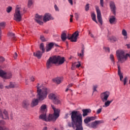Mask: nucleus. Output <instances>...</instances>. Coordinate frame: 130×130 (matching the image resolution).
Here are the masks:
<instances>
[{
	"label": "nucleus",
	"instance_id": "nucleus-63",
	"mask_svg": "<svg viewBox=\"0 0 130 130\" xmlns=\"http://www.w3.org/2000/svg\"><path fill=\"white\" fill-rule=\"evenodd\" d=\"M70 17H71V18H73V17H74V16L73 15H70Z\"/></svg>",
	"mask_w": 130,
	"mask_h": 130
},
{
	"label": "nucleus",
	"instance_id": "nucleus-62",
	"mask_svg": "<svg viewBox=\"0 0 130 130\" xmlns=\"http://www.w3.org/2000/svg\"><path fill=\"white\" fill-rule=\"evenodd\" d=\"M72 70H74V64L72 65V67L71 68Z\"/></svg>",
	"mask_w": 130,
	"mask_h": 130
},
{
	"label": "nucleus",
	"instance_id": "nucleus-5",
	"mask_svg": "<svg viewBox=\"0 0 130 130\" xmlns=\"http://www.w3.org/2000/svg\"><path fill=\"white\" fill-rule=\"evenodd\" d=\"M78 36L79 31L78 30L73 33L70 38L67 36V33H66V32L63 31L61 35V39L62 41H66L68 38L69 40L71 41V42H77V40L78 39Z\"/></svg>",
	"mask_w": 130,
	"mask_h": 130
},
{
	"label": "nucleus",
	"instance_id": "nucleus-14",
	"mask_svg": "<svg viewBox=\"0 0 130 130\" xmlns=\"http://www.w3.org/2000/svg\"><path fill=\"white\" fill-rule=\"evenodd\" d=\"M96 118V116L87 117L84 120V122L86 124H89V122H90V121L95 120Z\"/></svg>",
	"mask_w": 130,
	"mask_h": 130
},
{
	"label": "nucleus",
	"instance_id": "nucleus-28",
	"mask_svg": "<svg viewBox=\"0 0 130 130\" xmlns=\"http://www.w3.org/2000/svg\"><path fill=\"white\" fill-rule=\"evenodd\" d=\"M82 111L83 112V116L85 117V116H87V115H88V114L91 112V109H84V110H82Z\"/></svg>",
	"mask_w": 130,
	"mask_h": 130
},
{
	"label": "nucleus",
	"instance_id": "nucleus-53",
	"mask_svg": "<svg viewBox=\"0 0 130 130\" xmlns=\"http://www.w3.org/2000/svg\"><path fill=\"white\" fill-rule=\"evenodd\" d=\"M69 116H70L69 114H66L65 115L64 118H69Z\"/></svg>",
	"mask_w": 130,
	"mask_h": 130
},
{
	"label": "nucleus",
	"instance_id": "nucleus-59",
	"mask_svg": "<svg viewBox=\"0 0 130 130\" xmlns=\"http://www.w3.org/2000/svg\"><path fill=\"white\" fill-rule=\"evenodd\" d=\"M45 33L46 34H48V33H49L48 30H46V31H45Z\"/></svg>",
	"mask_w": 130,
	"mask_h": 130
},
{
	"label": "nucleus",
	"instance_id": "nucleus-36",
	"mask_svg": "<svg viewBox=\"0 0 130 130\" xmlns=\"http://www.w3.org/2000/svg\"><path fill=\"white\" fill-rule=\"evenodd\" d=\"M53 103H54V104H59L60 103V101H59V100H58V98H57L53 101Z\"/></svg>",
	"mask_w": 130,
	"mask_h": 130
},
{
	"label": "nucleus",
	"instance_id": "nucleus-57",
	"mask_svg": "<svg viewBox=\"0 0 130 130\" xmlns=\"http://www.w3.org/2000/svg\"><path fill=\"white\" fill-rule=\"evenodd\" d=\"M10 119L13 120V114H10Z\"/></svg>",
	"mask_w": 130,
	"mask_h": 130
},
{
	"label": "nucleus",
	"instance_id": "nucleus-37",
	"mask_svg": "<svg viewBox=\"0 0 130 130\" xmlns=\"http://www.w3.org/2000/svg\"><path fill=\"white\" fill-rule=\"evenodd\" d=\"M12 10H13V8L11 6H9L6 9V12L7 13H10V12H12Z\"/></svg>",
	"mask_w": 130,
	"mask_h": 130
},
{
	"label": "nucleus",
	"instance_id": "nucleus-11",
	"mask_svg": "<svg viewBox=\"0 0 130 130\" xmlns=\"http://www.w3.org/2000/svg\"><path fill=\"white\" fill-rule=\"evenodd\" d=\"M95 10L96 11L97 19L98 21L100 24H101V25H102V16L101 15V11H100V9H99V7L98 6L95 7Z\"/></svg>",
	"mask_w": 130,
	"mask_h": 130
},
{
	"label": "nucleus",
	"instance_id": "nucleus-3",
	"mask_svg": "<svg viewBox=\"0 0 130 130\" xmlns=\"http://www.w3.org/2000/svg\"><path fill=\"white\" fill-rule=\"evenodd\" d=\"M51 107L54 110L53 115L50 114L47 118L46 117V113H40L39 119H42L44 121H55L59 117L60 110L58 109H56L53 105H51Z\"/></svg>",
	"mask_w": 130,
	"mask_h": 130
},
{
	"label": "nucleus",
	"instance_id": "nucleus-9",
	"mask_svg": "<svg viewBox=\"0 0 130 130\" xmlns=\"http://www.w3.org/2000/svg\"><path fill=\"white\" fill-rule=\"evenodd\" d=\"M0 117L2 119H5L9 120L10 119V117L9 116V112L6 110H4L3 111L0 109Z\"/></svg>",
	"mask_w": 130,
	"mask_h": 130
},
{
	"label": "nucleus",
	"instance_id": "nucleus-40",
	"mask_svg": "<svg viewBox=\"0 0 130 130\" xmlns=\"http://www.w3.org/2000/svg\"><path fill=\"white\" fill-rule=\"evenodd\" d=\"M8 36H10V37H12V38H15L16 37L15 36V34H13V32H9L8 34Z\"/></svg>",
	"mask_w": 130,
	"mask_h": 130
},
{
	"label": "nucleus",
	"instance_id": "nucleus-15",
	"mask_svg": "<svg viewBox=\"0 0 130 130\" xmlns=\"http://www.w3.org/2000/svg\"><path fill=\"white\" fill-rule=\"evenodd\" d=\"M112 101H113V100L109 101V100H107V101H106L105 102H103L104 103V104L103 106V107H104V108H107V107H109V106H110V104H111V103H112Z\"/></svg>",
	"mask_w": 130,
	"mask_h": 130
},
{
	"label": "nucleus",
	"instance_id": "nucleus-21",
	"mask_svg": "<svg viewBox=\"0 0 130 130\" xmlns=\"http://www.w3.org/2000/svg\"><path fill=\"white\" fill-rule=\"evenodd\" d=\"M16 87H18V85H17V84L15 82L10 83L9 86H6L5 88L6 89H10V88H16Z\"/></svg>",
	"mask_w": 130,
	"mask_h": 130
},
{
	"label": "nucleus",
	"instance_id": "nucleus-39",
	"mask_svg": "<svg viewBox=\"0 0 130 130\" xmlns=\"http://www.w3.org/2000/svg\"><path fill=\"white\" fill-rule=\"evenodd\" d=\"M109 39L111 41H117V39L115 37H111Z\"/></svg>",
	"mask_w": 130,
	"mask_h": 130
},
{
	"label": "nucleus",
	"instance_id": "nucleus-17",
	"mask_svg": "<svg viewBox=\"0 0 130 130\" xmlns=\"http://www.w3.org/2000/svg\"><path fill=\"white\" fill-rule=\"evenodd\" d=\"M5 124L4 120H0V130H10V129L6 126H2Z\"/></svg>",
	"mask_w": 130,
	"mask_h": 130
},
{
	"label": "nucleus",
	"instance_id": "nucleus-13",
	"mask_svg": "<svg viewBox=\"0 0 130 130\" xmlns=\"http://www.w3.org/2000/svg\"><path fill=\"white\" fill-rule=\"evenodd\" d=\"M109 6L111 12H112L114 15H115L116 13V6H115V3H114L113 1H111L110 2Z\"/></svg>",
	"mask_w": 130,
	"mask_h": 130
},
{
	"label": "nucleus",
	"instance_id": "nucleus-26",
	"mask_svg": "<svg viewBox=\"0 0 130 130\" xmlns=\"http://www.w3.org/2000/svg\"><path fill=\"white\" fill-rule=\"evenodd\" d=\"M52 64H53V63L52 62L50 59L49 58L46 63L47 69H50V68H51V67H52Z\"/></svg>",
	"mask_w": 130,
	"mask_h": 130
},
{
	"label": "nucleus",
	"instance_id": "nucleus-54",
	"mask_svg": "<svg viewBox=\"0 0 130 130\" xmlns=\"http://www.w3.org/2000/svg\"><path fill=\"white\" fill-rule=\"evenodd\" d=\"M106 51L107 52H109V51H110V50L109 49V48H106Z\"/></svg>",
	"mask_w": 130,
	"mask_h": 130
},
{
	"label": "nucleus",
	"instance_id": "nucleus-61",
	"mask_svg": "<svg viewBox=\"0 0 130 130\" xmlns=\"http://www.w3.org/2000/svg\"><path fill=\"white\" fill-rule=\"evenodd\" d=\"M70 22H73V18H70Z\"/></svg>",
	"mask_w": 130,
	"mask_h": 130
},
{
	"label": "nucleus",
	"instance_id": "nucleus-58",
	"mask_svg": "<svg viewBox=\"0 0 130 130\" xmlns=\"http://www.w3.org/2000/svg\"><path fill=\"white\" fill-rule=\"evenodd\" d=\"M72 86H73V84H69V85L68 86V88H71V87H72Z\"/></svg>",
	"mask_w": 130,
	"mask_h": 130
},
{
	"label": "nucleus",
	"instance_id": "nucleus-32",
	"mask_svg": "<svg viewBox=\"0 0 130 130\" xmlns=\"http://www.w3.org/2000/svg\"><path fill=\"white\" fill-rule=\"evenodd\" d=\"M91 18L92 20L94 21L96 24H98V22L97 21V20H96V14L94 13H92L91 14Z\"/></svg>",
	"mask_w": 130,
	"mask_h": 130
},
{
	"label": "nucleus",
	"instance_id": "nucleus-6",
	"mask_svg": "<svg viewBox=\"0 0 130 130\" xmlns=\"http://www.w3.org/2000/svg\"><path fill=\"white\" fill-rule=\"evenodd\" d=\"M23 15H24V13H23V9L21 7H17L14 14V20L16 21V22H21Z\"/></svg>",
	"mask_w": 130,
	"mask_h": 130
},
{
	"label": "nucleus",
	"instance_id": "nucleus-16",
	"mask_svg": "<svg viewBox=\"0 0 130 130\" xmlns=\"http://www.w3.org/2000/svg\"><path fill=\"white\" fill-rule=\"evenodd\" d=\"M43 53L41 51H38L36 52H34V56L37 57V58L40 59L41 58V56H42Z\"/></svg>",
	"mask_w": 130,
	"mask_h": 130
},
{
	"label": "nucleus",
	"instance_id": "nucleus-51",
	"mask_svg": "<svg viewBox=\"0 0 130 130\" xmlns=\"http://www.w3.org/2000/svg\"><path fill=\"white\" fill-rule=\"evenodd\" d=\"M0 61H5V58L0 57Z\"/></svg>",
	"mask_w": 130,
	"mask_h": 130
},
{
	"label": "nucleus",
	"instance_id": "nucleus-52",
	"mask_svg": "<svg viewBox=\"0 0 130 130\" xmlns=\"http://www.w3.org/2000/svg\"><path fill=\"white\" fill-rule=\"evenodd\" d=\"M68 2L71 5V6H73V0H68Z\"/></svg>",
	"mask_w": 130,
	"mask_h": 130
},
{
	"label": "nucleus",
	"instance_id": "nucleus-46",
	"mask_svg": "<svg viewBox=\"0 0 130 130\" xmlns=\"http://www.w3.org/2000/svg\"><path fill=\"white\" fill-rule=\"evenodd\" d=\"M75 17L76 18V20H79V14L78 13H75Z\"/></svg>",
	"mask_w": 130,
	"mask_h": 130
},
{
	"label": "nucleus",
	"instance_id": "nucleus-35",
	"mask_svg": "<svg viewBox=\"0 0 130 130\" xmlns=\"http://www.w3.org/2000/svg\"><path fill=\"white\" fill-rule=\"evenodd\" d=\"M40 39L42 42H45V41H47L48 40V39H45L43 35L40 36Z\"/></svg>",
	"mask_w": 130,
	"mask_h": 130
},
{
	"label": "nucleus",
	"instance_id": "nucleus-25",
	"mask_svg": "<svg viewBox=\"0 0 130 130\" xmlns=\"http://www.w3.org/2000/svg\"><path fill=\"white\" fill-rule=\"evenodd\" d=\"M6 27V22H0V39L2 38V28H5Z\"/></svg>",
	"mask_w": 130,
	"mask_h": 130
},
{
	"label": "nucleus",
	"instance_id": "nucleus-22",
	"mask_svg": "<svg viewBox=\"0 0 130 130\" xmlns=\"http://www.w3.org/2000/svg\"><path fill=\"white\" fill-rule=\"evenodd\" d=\"M30 105V102L28 100L24 101L22 103V107L24 108H27Z\"/></svg>",
	"mask_w": 130,
	"mask_h": 130
},
{
	"label": "nucleus",
	"instance_id": "nucleus-4",
	"mask_svg": "<svg viewBox=\"0 0 130 130\" xmlns=\"http://www.w3.org/2000/svg\"><path fill=\"white\" fill-rule=\"evenodd\" d=\"M51 20H54V18L50 13H45L43 16L38 14L36 15L35 21L40 25H43V22L46 23Z\"/></svg>",
	"mask_w": 130,
	"mask_h": 130
},
{
	"label": "nucleus",
	"instance_id": "nucleus-33",
	"mask_svg": "<svg viewBox=\"0 0 130 130\" xmlns=\"http://www.w3.org/2000/svg\"><path fill=\"white\" fill-rule=\"evenodd\" d=\"M40 49L42 51V53H44L45 51V48H44V44L41 43L40 45Z\"/></svg>",
	"mask_w": 130,
	"mask_h": 130
},
{
	"label": "nucleus",
	"instance_id": "nucleus-23",
	"mask_svg": "<svg viewBox=\"0 0 130 130\" xmlns=\"http://www.w3.org/2000/svg\"><path fill=\"white\" fill-rule=\"evenodd\" d=\"M110 24H114L116 22V18L114 16H111L109 19Z\"/></svg>",
	"mask_w": 130,
	"mask_h": 130
},
{
	"label": "nucleus",
	"instance_id": "nucleus-49",
	"mask_svg": "<svg viewBox=\"0 0 130 130\" xmlns=\"http://www.w3.org/2000/svg\"><path fill=\"white\" fill-rule=\"evenodd\" d=\"M14 57L16 59V58H17V57H18V53L15 52L14 54Z\"/></svg>",
	"mask_w": 130,
	"mask_h": 130
},
{
	"label": "nucleus",
	"instance_id": "nucleus-42",
	"mask_svg": "<svg viewBox=\"0 0 130 130\" xmlns=\"http://www.w3.org/2000/svg\"><path fill=\"white\" fill-rule=\"evenodd\" d=\"M102 111V107L97 110L96 114H100V113H101Z\"/></svg>",
	"mask_w": 130,
	"mask_h": 130
},
{
	"label": "nucleus",
	"instance_id": "nucleus-56",
	"mask_svg": "<svg viewBox=\"0 0 130 130\" xmlns=\"http://www.w3.org/2000/svg\"><path fill=\"white\" fill-rule=\"evenodd\" d=\"M69 90H70V92H72V91L71 89H69V87H68V88L66 89V92H68V91Z\"/></svg>",
	"mask_w": 130,
	"mask_h": 130
},
{
	"label": "nucleus",
	"instance_id": "nucleus-1",
	"mask_svg": "<svg viewBox=\"0 0 130 130\" xmlns=\"http://www.w3.org/2000/svg\"><path fill=\"white\" fill-rule=\"evenodd\" d=\"M49 92V90L47 88L42 86V85L38 84L37 86V99L32 100L30 105L31 107H34V106L38 105L39 101H43L44 99H46Z\"/></svg>",
	"mask_w": 130,
	"mask_h": 130
},
{
	"label": "nucleus",
	"instance_id": "nucleus-47",
	"mask_svg": "<svg viewBox=\"0 0 130 130\" xmlns=\"http://www.w3.org/2000/svg\"><path fill=\"white\" fill-rule=\"evenodd\" d=\"M88 34L90 36V37H91L92 38H95V37H94V35H93V34L91 33V32L89 31Z\"/></svg>",
	"mask_w": 130,
	"mask_h": 130
},
{
	"label": "nucleus",
	"instance_id": "nucleus-48",
	"mask_svg": "<svg viewBox=\"0 0 130 130\" xmlns=\"http://www.w3.org/2000/svg\"><path fill=\"white\" fill-rule=\"evenodd\" d=\"M97 86H94L93 88V92H96L97 91Z\"/></svg>",
	"mask_w": 130,
	"mask_h": 130
},
{
	"label": "nucleus",
	"instance_id": "nucleus-7",
	"mask_svg": "<svg viewBox=\"0 0 130 130\" xmlns=\"http://www.w3.org/2000/svg\"><path fill=\"white\" fill-rule=\"evenodd\" d=\"M49 59L52 61L53 64L57 63L59 64H62L64 62V57H61L60 56H54L50 57Z\"/></svg>",
	"mask_w": 130,
	"mask_h": 130
},
{
	"label": "nucleus",
	"instance_id": "nucleus-45",
	"mask_svg": "<svg viewBox=\"0 0 130 130\" xmlns=\"http://www.w3.org/2000/svg\"><path fill=\"white\" fill-rule=\"evenodd\" d=\"M90 7L89 6V4H87L85 6V11H89Z\"/></svg>",
	"mask_w": 130,
	"mask_h": 130
},
{
	"label": "nucleus",
	"instance_id": "nucleus-2",
	"mask_svg": "<svg viewBox=\"0 0 130 130\" xmlns=\"http://www.w3.org/2000/svg\"><path fill=\"white\" fill-rule=\"evenodd\" d=\"M82 114L79 111H73L71 113L72 126H76L75 130H84Z\"/></svg>",
	"mask_w": 130,
	"mask_h": 130
},
{
	"label": "nucleus",
	"instance_id": "nucleus-41",
	"mask_svg": "<svg viewBox=\"0 0 130 130\" xmlns=\"http://www.w3.org/2000/svg\"><path fill=\"white\" fill-rule=\"evenodd\" d=\"M123 83H124V85H126V83L127 82V77H125L123 80Z\"/></svg>",
	"mask_w": 130,
	"mask_h": 130
},
{
	"label": "nucleus",
	"instance_id": "nucleus-60",
	"mask_svg": "<svg viewBox=\"0 0 130 130\" xmlns=\"http://www.w3.org/2000/svg\"><path fill=\"white\" fill-rule=\"evenodd\" d=\"M43 130H47V127H44V128L43 129Z\"/></svg>",
	"mask_w": 130,
	"mask_h": 130
},
{
	"label": "nucleus",
	"instance_id": "nucleus-19",
	"mask_svg": "<svg viewBox=\"0 0 130 130\" xmlns=\"http://www.w3.org/2000/svg\"><path fill=\"white\" fill-rule=\"evenodd\" d=\"M118 75L119 77H120V80L122 81L123 76L122 75V73H121V71H120V66H119V65H118Z\"/></svg>",
	"mask_w": 130,
	"mask_h": 130
},
{
	"label": "nucleus",
	"instance_id": "nucleus-18",
	"mask_svg": "<svg viewBox=\"0 0 130 130\" xmlns=\"http://www.w3.org/2000/svg\"><path fill=\"white\" fill-rule=\"evenodd\" d=\"M47 109H46V105H43L41 107L40 113H46Z\"/></svg>",
	"mask_w": 130,
	"mask_h": 130
},
{
	"label": "nucleus",
	"instance_id": "nucleus-24",
	"mask_svg": "<svg viewBox=\"0 0 130 130\" xmlns=\"http://www.w3.org/2000/svg\"><path fill=\"white\" fill-rule=\"evenodd\" d=\"M53 47V44L52 43H49L48 45H47L46 47V50L47 52L50 51L51 50V49Z\"/></svg>",
	"mask_w": 130,
	"mask_h": 130
},
{
	"label": "nucleus",
	"instance_id": "nucleus-27",
	"mask_svg": "<svg viewBox=\"0 0 130 130\" xmlns=\"http://www.w3.org/2000/svg\"><path fill=\"white\" fill-rule=\"evenodd\" d=\"M49 99H50L51 100H52V101L55 100V99L57 98V96H56V94L54 93H50L49 96Z\"/></svg>",
	"mask_w": 130,
	"mask_h": 130
},
{
	"label": "nucleus",
	"instance_id": "nucleus-10",
	"mask_svg": "<svg viewBox=\"0 0 130 130\" xmlns=\"http://www.w3.org/2000/svg\"><path fill=\"white\" fill-rule=\"evenodd\" d=\"M109 96H110V92L106 91L104 92H102L101 94V98L102 99V102L107 101V100H108Z\"/></svg>",
	"mask_w": 130,
	"mask_h": 130
},
{
	"label": "nucleus",
	"instance_id": "nucleus-20",
	"mask_svg": "<svg viewBox=\"0 0 130 130\" xmlns=\"http://www.w3.org/2000/svg\"><path fill=\"white\" fill-rule=\"evenodd\" d=\"M62 81V78L61 77H58L53 79V81L56 84H60Z\"/></svg>",
	"mask_w": 130,
	"mask_h": 130
},
{
	"label": "nucleus",
	"instance_id": "nucleus-55",
	"mask_svg": "<svg viewBox=\"0 0 130 130\" xmlns=\"http://www.w3.org/2000/svg\"><path fill=\"white\" fill-rule=\"evenodd\" d=\"M4 88V86L3 84H0V89H3Z\"/></svg>",
	"mask_w": 130,
	"mask_h": 130
},
{
	"label": "nucleus",
	"instance_id": "nucleus-38",
	"mask_svg": "<svg viewBox=\"0 0 130 130\" xmlns=\"http://www.w3.org/2000/svg\"><path fill=\"white\" fill-rule=\"evenodd\" d=\"M74 64L76 66V68H80L81 67V62L78 61L76 62Z\"/></svg>",
	"mask_w": 130,
	"mask_h": 130
},
{
	"label": "nucleus",
	"instance_id": "nucleus-44",
	"mask_svg": "<svg viewBox=\"0 0 130 130\" xmlns=\"http://www.w3.org/2000/svg\"><path fill=\"white\" fill-rule=\"evenodd\" d=\"M100 5L101 7H104V2L103 0H100Z\"/></svg>",
	"mask_w": 130,
	"mask_h": 130
},
{
	"label": "nucleus",
	"instance_id": "nucleus-31",
	"mask_svg": "<svg viewBox=\"0 0 130 130\" xmlns=\"http://www.w3.org/2000/svg\"><path fill=\"white\" fill-rule=\"evenodd\" d=\"M34 3V0H28L27 7L28 8H31L32 5Z\"/></svg>",
	"mask_w": 130,
	"mask_h": 130
},
{
	"label": "nucleus",
	"instance_id": "nucleus-50",
	"mask_svg": "<svg viewBox=\"0 0 130 130\" xmlns=\"http://www.w3.org/2000/svg\"><path fill=\"white\" fill-rule=\"evenodd\" d=\"M35 80V78L33 76H32L31 77H30V81H31V82H34V80Z\"/></svg>",
	"mask_w": 130,
	"mask_h": 130
},
{
	"label": "nucleus",
	"instance_id": "nucleus-12",
	"mask_svg": "<svg viewBox=\"0 0 130 130\" xmlns=\"http://www.w3.org/2000/svg\"><path fill=\"white\" fill-rule=\"evenodd\" d=\"M0 77H2L4 79H10V78H12V73L7 74L5 71L0 70Z\"/></svg>",
	"mask_w": 130,
	"mask_h": 130
},
{
	"label": "nucleus",
	"instance_id": "nucleus-34",
	"mask_svg": "<svg viewBox=\"0 0 130 130\" xmlns=\"http://www.w3.org/2000/svg\"><path fill=\"white\" fill-rule=\"evenodd\" d=\"M110 59L112 61V62H113V64H114L115 63V59H114V56L113 55V54H111L110 55Z\"/></svg>",
	"mask_w": 130,
	"mask_h": 130
},
{
	"label": "nucleus",
	"instance_id": "nucleus-8",
	"mask_svg": "<svg viewBox=\"0 0 130 130\" xmlns=\"http://www.w3.org/2000/svg\"><path fill=\"white\" fill-rule=\"evenodd\" d=\"M103 122L101 120H95L91 123L86 124V126L90 127V128H93L94 129L98 127V125L102 123Z\"/></svg>",
	"mask_w": 130,
	"mask_h": 130
},
{
	"label": "nucleus",
	"instance_id": "nucleus-30",
	"mask_svg": "<svg viewBox=\"0 0 130 130\" xmlns=\"http://www.w3.org/2000/svg\"><path fill=\"white\" fill-rule=\"evenodd\" d=\"M85 50V49L83 48L81 50V53H78V55L79 56V57H81L82 58V57H84V51Z\"/></svg>",
	"mask_w": 130,
	"mask_h": 130
},
{
	"label": "nucleus",
	"instance_id": "nucleus-29",
	"mask_svg": "<svg viewBox=\"0 0 130 130\" xmlns=\"http://www.w3.org/2000/svg\"><path fill=\"white\" fill-rule=\"evenodd\" d=\"M122 35L124 36V39H127V32H126L125 29H123L122 30Z\"/></svg>",
	"mask_w": 130,
	"mask_h": 130
},
{
	"label": "nucleus",
	"instance_id": "nucleus-43",
	"mask_svg": "<svg viewBox=\"0 0 130 130\" xmlns=\"http://www.w3.org/2000/svg\"><path fill=\"white\" fill-rule=\"evenodd\" d=\"M54 9H55L56 12H59V9L58 8V7H57V6L56 5H55L54 6Z\"/></svg>",
	"mask_w": 130,
	"mask_h": 130
}]
</instances>
